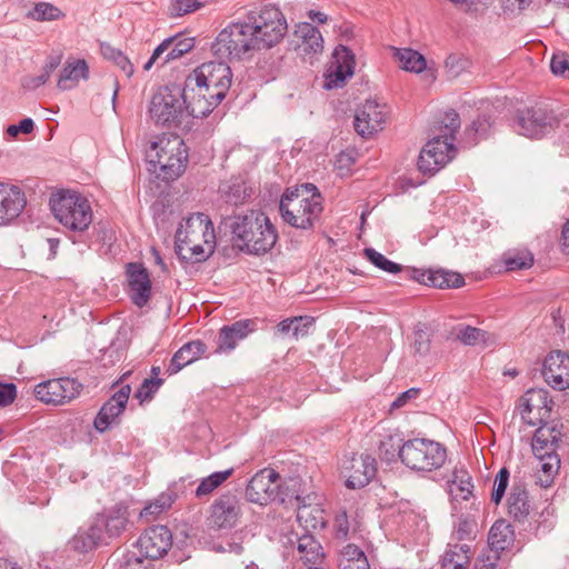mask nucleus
<instances>
[{
	"mask_svg": "<svg viewBox=\"0 0 569 569\" xmlns=\"http://www.w3.org/2000/svg\"><path fill=\"white\" fill-rule=\"evenodd\" d=\"M471 558V547L469 543H448V548L442 557V569H466Z\"/></svg>",
	"mask_w": 569,
	"mask_h": 569,
	"instance_id": "obj_35",
	"label": "nucleus"
},
{
	"mask_svg": "<svg viewBox=\"0 0 569 569\" xmlns=\"http://www.w3.org/2000/svg\"><path fill=\"white\" fill-rule=\"evenodd\" d=\"M392 50L393 57L403 70L420 73L426 69V59L418 51L410 48H393Z\"/></svg>",
	"mask_w": 569,
	"mask_h": 569,
	"instance_id": "obj_40",
	"label": "nucleus"
},
{
	"mask_svg": "<svg viewBox=\"0 0 569 569\" xmlns=\"http://www.w3.org/2000/svg\"><path fill=\"white\" fill-rule=\"evenodd\" d=\"M430 333L426 328L418 326L413 332V351L416 356L421 358L426 357L430 352Z\"/></svg>",
	"mask_w": 569,
	"mask_h": 569,
	"instance_id": "obj_53",
	"label": "nucleus"
},
{
	"mask_svg": "<svg viewBox=\"0 0 569 569\" xmlns=\"http://www.w3.org/2000/svg\"><path fill=\"white\" fill-rule=\"evenodd\" d=\"M441 123L440 133L426 143L418 158V169L425 174H435L455 157L453 141L460 128L459 114L450 110Z\"/></svg>",
	"mask_w": 569,
	"mask_h": 569,
	"instance_id": "obj_3",
	"label": "nucleus"
},
{
	"mask_svg": "<svg viewBox=\"0 0 569 569\" xmlns=\"http://www.w3.org/2000/svg\"><path fill=\"white\" fill-rule=\"evenodd\" d=\"M412 277L422 284L439 289L460 288L465 284L460 273L445 269H413Z\"/></svg>",
	"mask_w": 569,
	"mask_h": 569,
	"instance_id": "obj_29",
	"label": "nucleus"
},
{
	"mask_svg": "<svg viewBox=\"0 0 569 569\" xmlns=\"http://www.w3.org/2000/svg\"><path fill=\"white\" fill-rule=\"evenodd\" d=\"M295 34L301 40L299 47L305 53H319L323 49L321 32L311 23L302 22L297 26Z\"/></svg>",
	"mask_w": 569,
	"mask_h": 569,
	"instance_id": "obj_34",
	"label": "nucleus"
},
{
	"mask_svg": "<svg viewBox=\"0 0 569 569\" xmlns=\"http://www.w3.org/2000/svg\"><path fill=\"white\" fill-rule=\"evenodd\" d=\"M545 381L553 389L562 391L569 388V356L562 351L550 352L542 368Z\"/></svg>",
	"mask_w": 569,
	"mask_h": 569,
	"instance_id": "obj_24",
	"label": "nucleus"
},
{
	"mask_svg": "<svg viewBox=\"0 0 569 569\" xmlns=\"http://www.w3.org/2000/svg\"><path fill=\"white\" fill-rule=\"evenodd\" d=\"M510 472L507 468H501L496 475L493 480V488L491 492V501L499 505L506 493L509 485Z\"/></svg>",
	"mask_w": 569,
	"mask_h": 569,
	"instance_id": "obj_54",
	"label": "nucleus"
},
{
	"mask_svg": "<svg viewBox=\"0 0 569 569\" xmlns=\"http://www.w3.org/2000/svg\"><path fill=\"white\" fill-rule=\"evenodd\" d=\"M503 263L507 271L528 269L533 263V257L530 252H513L503 256Z\"/></svg>",
	"mask_w": 569,
	"mask_h": 569,
	"instance_id": "obj_51",
	"label": "nucleus"
},
{
	"mask_svg": "<svg viewBox=\"0 0 569 569\" xmlns=\"http://www.w3.org/2000/svg\"><path fill=\"white\" fill-rule=\"evenodd\" d=\"M456 339L465 346H489L493 342V337L486 330L471 327L468 325H459L455 329Z\"/></svg>",
	"mask_w": 569,
	"mask_h": 569,
	"instance_id": "obj_37",
	"label": "nucleus"
},
{
	"mask_svg": "<svg viewBox=\"0 0 569 569\" xmlns=\"http://www.w3.org/2000/svg\"><path fill=\"white\" fill-rule=\"evenodd\" d=\"M82 385L76 379L59 378L38 383L34 387L37 399L48 405H62L79 396Z\"/></svg>",
	"mask_w": 569,
	"mask_h": 569,
	"instance_id": "obj_14",
	"label": "nucleus"
},
{
	"mask_svg": "<svg viewBox=\"0 0 569 569\" xmlns=\"http://www.w3.org/2000/svg\"><path fill=\"white\" fill-rule=\"evenodd\" d=\"M339 567L340 569H370L365 552L353 545L346 547Z\"/></svg>",
	"mask_w": 569,
	"mask_h": 569,
	"instance_id": "obj_44",
	"label": "nucleus"
},
{
	"mask_svg": "<svg viewBox=\"0 0 569 569\" xmlns=\"http://www.w3.org/2000/svg\"><path fill=\"white\" fill-rule=\"evenodd\" d=\"M256 331V321L252 319H241L220 328L216 338V349L213 353L228 355L236 349L238 343Z\"/></svg>",
	"mask_w": 569,
	"mask_h": 569,
	"instance_id": "obj_22",
	"label": "nucleus"
},
{
	"mask_svg": "<svg viewBox=\"0 0 569 569\" xmlns=\"http://www.w3.org/2000/svg\"><path fill=\"white\" fill-rule=\"evenodd\" d=\"M513 532L503 520L496 521L488 536V542L492 550L502 551L512 542Z\"/></svg>",
	"mask_w": 569,
	"mask_h": 569,
	"instance_id": "obj_41",
	"label": "nucleus"
},
{
	"mask_svg": "<svg viewBox=\"0 0 569 569\" xmlns=\"http://www.w3.org/2000/svg\"><path fill=\"white\" fill-rule=\"evenodd\" d=\"M550 69L553 74L569 79V54L555 53L550 61Z\"/></svg>",
	"mask_w": 569,
	"mask_h": 569,
	"instance_id": "obj_57",
	"label": "nucleus"
},
{
	"mask_svg": "<svg viewBox=\"0 0 569 569\" xmlns=\"http://www.w3.org/2000/svg\"><path fill=\"white\" fill-rule=\"evenodd\" d=\"M189 76L194 78V86L200 82L202 86L208 83L209 87H212L217 99L226 98L232 81L231 69L223 61L202 63Z\"/></svg>",
	"mask_w": 569,
	"mask_h": 569,
	"instance_id": "obj_12",
	"label": "nucleus"
},
{
	"mask_svg": "<svg viewBox=\"0 0 569 569\" xmlns=\"http://www.w3.org/2000/svg\"><path fill=\"white\" fill-rule=\"evenodd\" d=\"M100 51L104 59L114 62V64L119 67L128 78L133 74V64L121 50L109 43H102L100 46Z\"/></svg>",
	"mask_w": 569,
	"mask_h": 569,
	"instance_id": "obj_47",
	"label": "nucleus"
},
{
	"mask_svg": "<svg viewBox=\"0 0 569 569\" xmlns=\"http://www.w3.org/2000/svg\"><path fill=\"white\" fill-rule=\"evenodd\" d=\"M557 123V117L550 108L536 104L517 111L513 128L521 136L539 139L549 133Z\"/></svg>",
	"mask_w": 569,
	"mask_h": 569,
	"instance_id": "obj_10",
	"label": "nucleus"
},
{
	"mask_svg": "<svg viewBox=\"0 0 569 569\" xmlns=\"http://www.w3.org/2000/svg\"><path fill=\"white\" fill-rule=\"evenodd\" d=\"M315 326V319L309 316H300L291 319H284L277 326V329L282 335H289L298 340L300 338L307 337L310 333V330Z\"/></svg>",
	"mask_w": 569,
	"mask_h": 569,
	"instance_id": "obj_38",
	"label": "nucleus"
},
{
	"mask_svg": "<svg viewBox=\"0 0 569 569\" xmlns=\"http://www.w3.org/2000/svg\"><path fill=\"white\" fill-rule=\"evenodd\" d=\"M490 128V122L486 117H479L475 121H472L471 126L466 130V133L469 136H473L475 142L478 138H483L487 136Z\"/></svg>",
	"mask_w": 569,
	"mask_h": 569,
	"instance_id": "obj_59",
	"label": "nucleus"
},
{
	"mask_svg": "<svg viewBox=\"0 0 569 569\" xmlns=\"http://www.w3.org/2000/svg\"><path fill=\"white\" fill-rule=\"evenodd\" d=\"M137 545L141 555L148 559L162 558L172 546V533L166 526H153L144 530Z\"/></svg>",
	"mask_w": 569,
	"mask_h": 569,
	"instance_id": "obj_19",
	"label": "nucleus"
},
{
	"mask_svg": "<svg viewBox=\"0 0 569 569\" xmlns=\"http://www.w3.org/2000/svg\"><path fill=\"white\" fill-rule=\"evenodd\" d=\"M401 439L397 436H388L386 439L381 440L379 446V456L381 459L386 461H393L396 457L400 458V445Z\"/></svg>",
	"mask_w": 569,
	"mask_h": 569,
	"instance_id": "obj_52",
	"label": "nucleus"
},
{
	"mask_svg": "<svg viewBox=\"0 0 569 569\" xmlns=\"http://www.w3.org/2000/svg\"><path fill=\"white\" fill-rule=\"evenodd\" d=\"M551 400L546 389H530L519 399L521 419L529 426H536L549 416Z\"/></svg>",
	"mask_w": 569,
	"mask_h": 569,
	"instance_id": "obj_20",
	"label": "nucleus"
},
{
	"mask_svg": "<svg viewBox=\"0 0 569 569\" xmlns=\"http://www.w3.org/2000/svg\"><path fill=\"white\" fill-rule=\"evenodd\" d=\"M249 14L261 49L276 46L286 36L287 20L277 7L264 6L259 10H250Z\"/></svg>",
	"mask_w": 569,
	"mask_h": 569,
	"instance_id": "obj_9",
	"label": "nucleus"
},
{
	"mask_svg": "<svg viewBox=\"0 0 569 569\" xmlns=\"http://www.w3.org/2000/svg\"><path fill=\"white\" fill-rule=\"evenodd\" d=\"M535 436L538 437V439H542L548 441V443H553L555 446L559 447L561 432L555 426L550 427L543 425L536 430Z\"/></svg>",
	"mask_w": 569,
	"mask_h": 569,
	"instance_id": "obj_60",
	"label": "nucleus"
},
{
	"mask_svg": "<svg viewBox=\"0 0 569 569\" xmlns=\"http://www.w3.org/2000/svg\"><path fill=\"white\" fill-rule=\"evenodd\" d=\"M130 393L131 387L123 385L102 405L93 421L97 431L104 432L118 422V418L127 407Z\"/></svg>",
	"mask_w": 569,
	"mask_h": 569,
	"instance_id": "obj_21",
	"label": "nucleus"
},
{
	"mask_svg": "<svg viewBox=\"0 0 569 569\" xmlns=\"http://www.w3.org/2000/svg\"><path fill=\"white\" fill-rule=\"evenodd\" d=\"M183 90L187 96V101L189 103L190 116L193 118H204L210 114L216 107L220 104V102L224 98H218L214 96V91L212 87H209L208 83L202 86V83H197L194 86V78L188 76L184 80Z\"/></svg>",
	"mask_w": 569,
	"mask_h": 569,
	"instance_id": "obj_13",
	"label": "nucleus"
},
{
	"mask_svg": "<svg viewBox=\"0 0 569 569\" xmlns=\"http://www.w3.org/2000/svg\"><path fill=\"white\" fill-rule=\"evenodd\" d=\"M388 114L386 104H380L376 100H366L356 111L353 127L356 132L362 138H370L383 129Z\"/></svg>",
	"mask_w": 569,
	"mask_h": 569,
	"instance_id": "obj_17",
	"label": "nucleus"
},
{
	"mask_svg": "<svg viewBox=\"0 0 569 569\" xmlns=\"http://www.w3.org/2000/svg\"><path fill=\"white\" fill-rule=\"evenodd\" d=\"M148 112L157 126L179 127L190 116L183 88L178 84L159 87L151 97Z\"/></svg>",
	"mask_w": 569,
	"mask_h": 569,
	"instance_id": "obj_5",
	"label": "nucleus"
},
{
	"mask_svg": "<svg viewBox=\"0 0 569 569\" xmlns=\"http://www.w3.org/2000/svg\"><path fill=\"white\" fill-rule=\"evenodd\" d=\"M219 191L223 200L232 206L242 204L250 197L244 181L239 177L223 182Z\"/></svg>",
	"mask_w": 569,
	"mask_h": 569,
	"instance_id": "obj_39",
	"label": "nucleus"
},
{
	"mask_svg": "<svg viewBox=\"0 0 569 569\" xmlns=\"http://www.w3.org/2000/svg\"><path fill=\"white\" fill-rule=\"evenodd\" d=\"M333 526L336 538L347 540L349 535V520L346 511H341L336 516Z\"/></svg>",
	"mask_w": 569,
	"mask_h": 569,
	"instance_id": "obj_63",
	"label": "nucleus"
},
{
	"mask_svg": "<svg viewBox=\"0 0 569 569\" xmlns=\"http://www.w3.org/2000/svg\"><path fill=\"white\" fill-rule=\"evenodd\" d=\"M321 196L312 183L288 189L281 197L279 210L283 221L295 228L309 229L322 212Z\"/></svg>",
	"mask_w": 569,
	"mask_h": 569,
	"instance_id": "obj_2",
	"label": "nucleus"
},
{
	"mask_svg": "<svg viewBox=\"0 0 569 569\" xmlns=\"http://www.w3.org/2000/svg\"><path fill=\"white\" fill-rule=\"evenodd\" d=\"M97 527L103 532L104 541L120 537L129 525L128 507L123 503L116 506L98 513L93 518Z\"/></svg>",
	"mask_w": 569,
	"mask_h": 569,
	"instance_id": "obj_25",
	"label": "nucleus"
},
{
	"mask_svg": "<svg viewBox=\"0 0 569 569\" xmlns=\"http://www.w3.org/2000/svg\"><path fill=\"white\" fill-rule=\"evenodd\" d=\"M251 21L248 12L242 20L222 29L211 46L213 54L219 59H241L247 53L261 50Z\"/></svg>",
	"mask_w": 569,
	"mask_h": 569,
	"instance_id": "obj_4",
	"label": "nucleus"
},
{
	"mask_svg": "<svg viewBox=\"0 0 569 569\" xmlns=\"http://www.w3.org/2000/svg\"><path fill=\"white\" fill-rule=\"evenodd\" d=\"M169 11L171 17H181L191 13L201 8L198 0H169Z\"/></svg>",
	"mask_w": 569,
	"mask_h": 569,
	"instance_id": "obj_56",
	"label": "nucleus"
},
{
	"mask_svg": "<svg viewBox=\"0 0 569 569\" xmlns=\"http://www.w3.org/2000/svg\"><path fill=\"white\" fill-rule=\"evenodd\" d=\"M355 54L345 46L335 49L333 61L329 68V74L326 82L327 89L342 87L345 81L352 77L355 71Z\"/></svg>",
	"mask_w": 569,
	"mask_h": 569,
	"instance_id": "obj_26",
	"label": "nucleus"
},
{
	"mask_svg": "<svg viewBox=\"0 0 569 569\" xmlns=\"http://www.w3.org/2000/svg\"><path fill=\"white\" fill-rule=\"evenodd\" d=\"M121 569H151V561L129 551L123 556Z\"/></svg>",
	"mask_w": 569,
	"mask_h": 569,
	"instance_id": "obj_58",
	"label": "nucleus"
},
{
	"mask_svg": "<svg viewBox=\"0 0 569 569\" xmlns=\"http://www.w3.org/2000/svg\"><path fill=\"white\" fill-rule=\"evenodd\" d=\"M49 204L54 218L69 230L84 231L92 222L90 202L77 191H58L51 194Z\"/></svg>",
	"mask_w": 569,
	"mask_h": 569,
	"instance_id": "obj_7",
	"label": "nucleus"
},
{
	"mask_svg": "<svg viewBox=\"0 0 569 569\" xmlns=\"http://www.w3.org/2000/svg\"><path fill=\"white\" fill-rule=\"evenodd\" d=\"M240 499L231 492L220 495L210 506L206 523L209 529L231 530L240 522L242 515Z\"/></svg>",
	"mask_w": 569,
	"mask_h": 569,
	"instance_id": "obj_11",
	"label": "nucleus"
},
{
	"mask_svg": "<svg viewBox=\"0 0 569 569\" xmlns=\"http://www.w3.org/2000/svg\"><path fill=\"white\" fill-rule=\"evenodd\" d=\"M173 500L172 493L162 492L140 511V517L147 521H151L157 516L168 510L172 506Z\"/></svg>",
	"mask_w": 569,
	"mask_h": 569,
	"instance_id": "obj_46",
	"label": "nucleus"
},
{
	"mask_svg": "<svg viewBox=\"0 0 569 569\" xmlns=\"http://www.w3.org/2000/svg\"><path fill=\"white\" fill-rule=\"evenodd\" d=\"M280 476L273 469L258 471L248 482L246 498L252 503L264 506L278 497Z\"/></svg>",
	"mask_w": 569,
	"mask_h": 569,
	"instance_id": "obj_16",
	"label": "nucleus"
},
{
	"mask_svg": "<svg viewBox=\"0 0 569 569\" xmlns=\"http://www.w3.org/2000/svg\"><path fill=\"white\" fill-rule=\"evenodd\" d=\"M203 240L194 241L184 244L186 248H177V252L179 254H183L184 252H190V259H194L196 261H201L206 258V252L203 249Z\"/></svg>",
	"mask_w": 569,
	"mask_h": 569,
	"instance_id": "obj_61",
	"label": "nucleus"
},
{
	"mask_svg": "<svg viewBox=\"0 0 569 569\" xmlns=\"http://www.w3.org/2000/svg\"><path fill=\"white\" fill-rule=\"evenodd\" d=\"M537 458L541 461V471L546 476V479L539 477V483L541 487L548 488L552 482V477L560 468V458L557 452H549L546 457Z\"/></svg>",
	"mask_w": 569,
	"mask_h": 569,
	"instance_id": "obj_49",
	"label": "nucleus"
},
{
	"mask_svg": "<svg viewBox=\"0 0 569 569\" xmlns=\"http://www.w3.org/2000/svg\"><path fill=\"white\" fill-rule=\"evenodd\" d=\"M107 543L108 541H104L103 532L97 527L93 519L87 529H79L69 541L70 548L80 553H87Z\"/></svg>",
	"mask_w": 569,
	"mask_h": 569,
	"instance_id": "obj_32",
	"label": "nucleus"
},
{
	"mask_svg": "<svg viewBox=\"0 0 569 569\" xmlns=\"http://www.w3.org/2000/svg\"><path fill=\"white\" fill-rule=\"evenodd\" d=\"M475 523L467 518H460L452 537L459 541L469 540L472 535Z\"/></svg>",
	"mask_w": 569,
	"mask_h": 569,
	"instance_id": "obj_62",
	"label": "nucleus"
},
{
	"mask_svg": "<svg viewBox=\"0 0 569 569\" xmlns=\"http://www.w3.org/2000/svg\"><path fill=\"white\" fill-rule=\"evenodd\" d=\"M173 42L170 44L169 50L164 58H162L161 66H164L173 60L181 58L183 54L191 51L194 47V39L190 37H172Z\"/></svg>",
	"mask_w": 569,
	"mask_h": 569,
	"instance_id": "obj_48",
	"label": "nucleus"
},
{
	"mask_svg": "<svg viewBox=\"0 0 569 569\" xmlns=\"http://www.w3.org/2000/svg\"><path fill=\"white\" fill-rule=\"evenodd\" d=\"M89 67L84 60L69 62L61 70L57 86L60 90H70L78 84L80 79H87Z\"/></svg>",
	"mask_w": 569,
	"mask_h": 569,
	"instance_id": "obj_36",
	"label": "nucleus"
},
{
	"mask_svg": "<svg viewBox=\"0 0 569 569\" xmlns=\"http://www.w3.org/2000/svg\"><path fill=\"white\" fill-rule=\"evenodd\" d=\"M298 562H301L307 569H322L325 553L322 546L311 535H302L297 542Z\"/></svg>",
	"mask_w": 569,
	"mask_h": 569,
	"instance_id": "obj_30",
	"label": "nucleus"
},
{
	"mask_svg": "<svg viewBox=\"0 0 569 569\" xmlns=\"http://www.w3.org/2000/svg\"><path fill=\"white\" fill-rule=\"evenodd\" d=\"M162 383H163V379H161V378L144 379L136 392V398H138L140 400V402L151 400L153 398L154 393L162 386Z\"/></svg>",
	"mask_w": 569,
	"mask_h": 569,
	"instance_id": "obj_55",
	"label": "nucleus"
},
{
	"mask_svg": "<svg viewBox=\"0 0 569 569\" xmlns=\"http://www.w3.org/2000/svg\"><path fill=\"white\" fill-rule=\"evenodd\" d=\"M66 17L58 7L50 2H38L34 7L27 12V18L43 22V21H56L61 20Z\"/></svg>",
	"mask_w": 569,
	"mask_h": 569,
	"instance_id": "obj_43",
	"label": "nucleus"
},
{
	"mask_svg": "<svg viewBox=\"0 0 569 569\" xmlns=\"http://www.w3.org/2000/svg\"><path fill=\"white\" fill-rule=\"evenodd\" d=\"M17 397V387L12 382H0V407L11 405Z\"/></svg>",
	"mask_w": 569,
	"mask_h": 569,
	"instance_id": "obj_64",
	"label": "nucleus"
},
{
	"mask_svg": "<svg viewBox=\"0 0 569 569\" xmlns=\"http://www.w3.org/2000/svg\"><path fill=\"white\" fill-rule=\"evenodd\" d=\"M297 520L307 530H318L325 527L322 510L318 507L302 506L297 512Z\"/></svg>",
	"mask_w": 569,
	"mask_h": 569,
	"instance_id": "obj_45",
	"label": "nucleus"
},
{
	"mask_svg": "<svg viewBox=\"0 0 569 569\" xmlns=\"http://www.w3.org/2000/svg\"><path fill=\"white\" fill-rule=\"evenodd\" d=\"M400 460L417 472H431L440 469L447 460V450L438 441L415 438L402 443Z\"/></svg>",
	"mask_w": 569,
	"mask_h": 569,
	"instance_id": "obj_8",
	"label": "nucleus"
},
{
	"mask_svg": "<svg viewBox=\"0 0 569 569\" xmlns=\"http://www.w3.org/2000/svg\"><path fill=\"white\" fill-rule=\"evenodd\" d=\"M448 493L452 502L467 501L472 496V478L462 467H456L447 481Z\"/></svg>",
	"mask_w": 569,
	"mask_h": 569,
	"instance_id": "obj_33",
	"label": "nucleus"
},
{
	"mask_svg": "<svg viewBox=\"0 0 569 569\" xmlns=\"http://www.w3.org/2000/svg\"><path fill=\"white\" fill-rule=\"evenodd\" d=\"M147 158L153 171L164 180L177 179L186 169L188 152L178 136L163 137L151 143Z\"/></svg>",
	"mask_w": 569,
	"mask_h": 569,
	"instance_id": "obj_6",
	"label": "nucleus"
},
{
	"mask_svg": "<svg viewBox=\"0 0 569 569\" xmlns=\"http://www.w3.org/2000/svg\"><path fill=\"white\" fill-rule=\"evenodd\" d=\"M26 203L24 193L19 187L0 182V226L17 218Z\"/></svg>",
	"mask_w": 569,
	"mask_h": 569,
	"instance_id": "obj_28",
	"label": "nucleus"
},
{
	"mask_svg": "<svg viewBox=\"0 0 569 569\" xmlns=\"http://www.w3.org/2000/svg\"><path fill=\"white\" fill-rule=\"evenodd\" d=\"M376 460L370 455H353L342 465L346 486L350 489L363 488L376 476Z\"/></svg>",
	"mask_w": 569,
	"mask_h": 569,
	"instance_id": "obj_18",
	"label": "nucleus"
},
{
	"mask_svg": "<svg viewBox=\"0 0 569 569\" xmlns=\"http://www.w3.org/2000/svg\"><path fill=\"white\" fill-rule=\"evenodd\" d=\"M214 239L213 224L204 213L197 212L189 216L176 232V248H186L184 244L203 240L210 244Z\"/></svg>",
	"mask_w": 569,
	"mask_h": 569,
	"instance_id": "obj_15",
	"label": "nucleus"
},
{
	"mask_svg": "<svg viewBox=\"0 0 569 569\" xmlns=\"http://www.w3.org/2000/svg\"><path fill=\"white\" fill-rule=\"evenodd\" d=\"M233 473V469H227L223 471H216L208 477L201 479L200 483L194 490V496L199 499L210 496L216 489H218L226 480H228Z\"/></svg>",
	"mask_w": 569,
	"mask_h": 569,
	"instance_id": "obj_42",
	"label": "nucleus"
},
{
	"mask_svg": "<svg viewBox=\"0 0 569 569\" xmlns=\"http://www.w3.org/2000/svg\"><path fill=\"white\" fill-rule=\"evenodd\" d=\"M126 274L131 301L139 308L144 307L151 297V281L142 263L129 262Z\"/></svg>",
	"mask_w": 569,
	"mask_h": 569,
	"instance_id": "obj_23",
	"label": "nucleus"
},
{
	"mask_svg": "<svg viewBox=\"0 0 569 569\" xmlns=\"http://www.w3.org/2000/svg\"><path fill=\"white\" fill-rule=\"evenodd\" d=\"M233 244L249 254L269 252L278 240V232L269 217L261 211L250 210L238 214L230 224Z\"/></svg>",
	"mask_w": 569,
	"mask_h": 569,
	"instance_id": "obj_1",
	"label": "nucleus"
},
{
	"mask_svg": "<svg viewBox=\"0 0 569 569\" xmlns=\"http://www.w3.org/2000/svg\"><path fill=\"white\" fill-rule=\"evenodd\" d=\"M206 345L201 340L184 343L171 358L167 368L168 376L178 373L186 366L198 360L206 352Z\"/></svg>",
	"mask_w": 569,
	"mask_h": 569,
	"instance_id": "obj_31",
	"label": "nucleus"
},
{
	"mask_svg": "<svg viewBox=\"0 0 569 569\" xmlns=\"http://www.w3.org/2000/svg\"><path fill=\"white\" fill-rule=\"evenodd\" d=\"M532 510L527 483L521 477H513L511 491L507 499V511L510 518L525 522Z\"/></svg>",
	"mask_w": 569,
	"mask_h": 569,
	"instance_id": "obj_27",
	"label": "nucleus"
},
{
	"mask_svg": "<svg viewBox=\"0 0 569 569\" xmlns=\"http://www.w3.org/2000/svg\"><path fill=\"white\" fill-rule=\"evenodd\" d=\"M363 256L378 269L396 274L402 270L401 264L396 263L385 257L382 253L378 252L373 248H366L363 250Z\"/></svg>",
	"mask_w": 569,
	"mask_h": 569,
	"instance_id": "obj_50",
	"label": "nucleus"
}]
</instances>
